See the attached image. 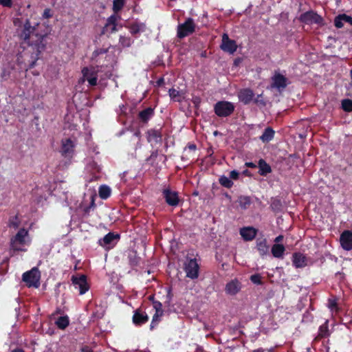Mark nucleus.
<instances>
[{"mask_svg": "<svg viewBox=\"0 0 352 352\" xmlns=\"http://www.w3.org/2000/svg\"><path fill=\"white\" fill-rule=\"evenodd\" d=\"M34 30V27H32L30 22L27 20L20 37L23 40L21 44L23 45V47L26 45L33 50H35V58H37L39 54L44 50L45 43H44V36L36 34Z\"/></svg>", "mask_w": 352, "mask_h": 352, "instance_id": "f257e3e1", "label": "nucleus"}, {"mask_svg": "<svg viewBox=\"0 0 352 352\" xmlns=\"http://www.w3.org/2000/svg\"><path fill=\"white\" fill-rule=\"evenodd\" d=\"M102 67L99 69L98 67H85L82 70V80L87 81L89 85L95 86L97 84L98 78L102 80L110 78L111 76L112 65L106 67V71L103 74L102 70Z\"/></svg>", "mask_w": 352, "mask_h": 352, "instance_id": "f03ea898", "label": "nucleus"}, {"mask_svg": "<svg viewBox=\"0 0 352 352\" xmlns=\"http://www.w3.org/2000/svg\"><path fill=\"white\" fill-rule=\"evenodd\" d=\"M31 243V239L28 231L24 228L20 229L13 238L11 239L10 245L14 251L25 252L26 246Z\"/></svg>", "mask_w": 352, "mask_h": 352, "instance_id": "7ed1b4c3", "label": "nucleus"}, {"mask_svg": "<svg viewBox=\"0 0 352 352\" xmlns=\"http://www.w3.org/2000/svg\"><path fill=\"white\" fill-rule=\"evenodd\" d=\"M76 146V142L75 140L69 138H64L61 141L60 153L63 157L70 162V160L74 157L75 154Z\"/></svg>", "mask_w": 352, "mask_h": 352, "instance_id": "20e7f679", "label": "nucleus"}, {"mask_svg": "<svg viewBox=\"0 0 352 352\" xmlns=\"http://www.w3.org/2000/svg\"><path fill=\"white\" fill-rule=\"evenodd\" d=\"M234 109L233 103L224 100L217 102L214 106V112L219 117L229 116L233 113Z\"/></svg>", "mask_w": 352, "mask_h": 352, "instance_id": "39448f33", "label": "nucleus"}, {"mask_svg": "<svg viewBox=\"0 0 352 352\" xmlns=\"http://www.w3.org/2000/svg\"><path fill=\"white\" fill-rule=\"evenodd\" d=\"M41 272L38 267H34L30 271L23 273L22 280L28 286H39Z\"/></svg>", "mask_w": 352, "mask_h": 352, "instance_id": "423d86ee", "label": "nucleus"}, {"mask_svg": "<svg viewBox=\"0 0 352 352\" xmlns=\"http://www.w3.org/2000/svg\"><path fill=\"white\" fill-rule=\"evenodd\" d=\"M289 83L288 78L284 74L279 72H275L272 77L271 87L281 92L287 87Z\"/></svg>", "mask_w": 352, "mask_h": 352, "instance_id": "0eeeda50", "label": "nucleus"}, {"mask_svg": "<svg viewBox=\"0 0 352 352\" xmlns=\"http://www.w3.org/2000/svg\"><path fill=\"white\" fill-rule=\"evenodd\" d=\"M195 29V25L193 20L188 18L184 23L178 25L177 28V36L179 38H184L192 34Z\"/></svg>", "mask_w": 352, "mask_h": 352, "instance_id": "6e6552de", "label": "nucleus"}, {"mask_svg": "<svg viewBox=\"0 0 352 352\" xmlns=\"http://www.w3.org/2000/svg\"><path fill=\"white\" fill-rule=\"evenodd\" d=\"M186 276L192 279L198 276L199 265L196 259L188 260L185 263L184 267Z\"/></svg>", "mask_w": 352, "mask_h": 352, "instance_id": "1a4fd4ad", "label": "nucleus"}, {"mask_svg": "<svg viewBox=\"0 0 352 352\" xmlns=\"http://www.w3.org/2000/svg\"><path fill=\"white\" fill-rule=\"evenodd\" d=\"M221 48L224 51L233 54L237 49L236 43L234 41L229 38L227 34H223L222 36V43Z\"/></svg>", "mask_w": 352, "mask_h": 352, "instance_id": "9d476101", "label": "nucleus"}, {"mask_svg": "<svg viewBox=\"0 0 352 352\" xmlns=\"http://www.w3.org/2000/svg\"><path fill=\"white\" fill-rule=\"evenodd\" d=\"M119 239L118 234L109 232L102 239L99 240V244L106 249H109L115 245Z\"/></svg>", "mask_w": 352, "mask_h": 352, "instance_id": "9b49d317", "label": "nucleus"}, {"mask_svg": "<svg viewBox=\"0 0 352 352\" xmlns=\"http://www.w3.org/2000/svg\"><path fill=\"white\" fill-rule=\"evenodd\" d=\"M340 241L344 250L347 251L352 250V232L344 231L340 236Z\"/></svg>", "mask_w": 352, "mask_h": 352, "instance_id": "f8f14e48", "label": "nucleus"}, {"mask_svg": "<svg viewBox=\"0 0 352 352\" xmlns=\"http://www.w3.org/2000/svg\"><path fill=\"white\" fill-rule=\"evenodd\" d=\"M300 19L306 23H320L322 21L321 17L314 12H307L302 14Z\"/></svg>", "mask_w": 352, "mask_h": 352, "instance_id": "ddd939ff", "label": "nucleus"}, {"mask_svg": "<svg viewBox=\"0 0 352 352\" xmlns=\"http://www.w3.org/2000/svg\"><path fill=\"white\" fill-rule=\"evenodd\" d=\"M163 193L168 204L173 206L178 204L179 199L177 192L166 189Z\"/></svg>", "mask_w": 352, "mask_h": 352, "instance_id": "4468645a", "label": "nucleus"}, {"mask_svg": "<svg viewBox=\"0 0 352 352\" xmlns=\"http://www.w3.org/2000/svg\"><path fill=\"white\" fill-rule=\"evenodd\" d=\"M148 320V317L146 313L136 310L133 316V322L135 325H142Z\"/></svg>", "mask_w": 352, "mask_h": 352, "instance_id": "2eb2a0df", "label": "nucleus"}, {"mask_svg": "<svg viewBox=\"0 0 352 352\" xmlns=\"http://www.w3.org/2000/svg\"><path fill=\"white\" fill-rule=\"evenodd\" d=\"M254 98V93L251 89H245L239 91V98L244 104L250 103Z\"/></svg>", "mask_w": 352, "mask_h": 352, "instance_id": "dca6fc26", "label": "nucleus"}, {"mask_svg": "<svg viewBox=\"0 0 352 352\" xmlns=\"http://www.w3.org/2000/svg\"><path fill=\"white\" fill-rule=\"evenodd\" d=\"M162 133L158 129H151L147 132V140L151 143H158L162 140Z\"/></svg>", "mask_w": 352, "mask_h": 352, "instance_id": "f3484780", "label": "nucleus"}, {"mask_svg": "<svg viewBox=\"0 0 352 352\" xmlns=\"http://www.w3.org/2000/svg\"><path fill=\"white\" fill-rule=\"evenodd\" d=\"M240 234L244 240L251 241L255 237L256 231L254 228L251 227L243 228L241 229Z\"/></svg>", "mask_w": 352, "mask_h": 352, "instance_id": "a211bd4d", "label": "nucleus"}, {"mask_svg": "<svg viewBox=\"0 0 352 352\" xmlns=\"http://www.w3.org/2000/svg\"><path fill=\"white\" fill-rule=\"evenodd\" d=\"M330 336L329 330V321L326 320L322 325L319 327L318 333L316 338V340H321L322 338H327Z\"/></svg>", "mask_w": 352, "mask_h": 352, "instance_id": "6ab92c4d", "label": "nucleus"}, {"mask_svg": "<svg viewBox=\"0 0 352 352\" xmlns=\"http://www.w3.org/2000/svg\"><path fill=\"white\" fill-rule=\"evenodd\" d=\"M293 263L296 267H303L307 265V258L301 253H295L293 255Z\"/></svg>", "mask_w": 352, "mask_h": 352, "instance_id": "aec40b11", "label": "nucleus"}, {"mask_svg": "<svg viewBox=\"0 0 352 352\" xmlns=\"http://www.w3.org/2000/svg\"><path fill=\"white\" fill-rule=\"evenodd\" d=\"M344 23L352 25V17L344 14L338 15L335 19V25L338 28H342Z\"/></svg>", "mask_w": 352, "mask_h": 352, "instance_id": "412c9836", "label": "nucleus"}, {"mask_svg": "<svg viewBox=\"0 0 352 352\" xmlns=\"http://www.w3.org/2000/svg\"><path fill=\"white\" fill-rule=\"evenodd\" d=\"M118 19H120V16L116 14L109 16L105 25L106 30L111 32L116 31V22Z\"/></svg>", "mask_w": 352, "mask_h": 352, "instance_id": "4be33fe9", "label": "nucleus"}, {"mask_svg": "<svg viewBox=\"0 0 352 352\" xmlns=\"http://www.w3.org/2000/svg\"><path fill=\"white\" fill-rule=\"evenodd\" d=\"M131 34L135 35L145 30V25L142 23L135 22L128 27Z\"/></svg>", "mask_w": 352, "mask_h": 352, "instance_id": "5701e85b", "label": "nucleus"}, {"mask_svg": "<svg viewBox=\"0 0 352 352\" xmlns=\"http://www.w3.org/2000/svg\"><path fill=\"white\" fill-rule=\"evenodd\" d=\"M72 283L77 286H88L87 276L84 274L73 276L72 278Z\"/></svg>", "mask_w": 352, "mask_h": 352, "instance_id": "b1692460", "label": "nucleus"}, {"mask_svg": "<svg viewBox=\"0 0 352 352\" xmlns=\"http://www.w3.org/2000/svg\"><path fill=\"white\" fill-rule=\"evenodd\" d=\"M56 325L59 329L64 330L69 324V319L67 316H60L55 322Z\"/></svg>", "mask_w": 352, "mask_h": 352, "instance_id": "393cba45", "label": "nucleus"}, {"mask_svg": "<svg viewBox=\"0 0 352 352\" xmlns=\"http://www.w3.org/2000/svg\"><path fill=\"white\" fill-rule=\"evenodd\" d=\"M274 133L275 132L272 128L267 127L260 137V140L264 143L269 142L274 138Z\"/></svg>", "mask_w": 352, "mask_h": 352, "instance_id": "a878e982", "label": "nucleus"}, {"mask_svg": "<svg viewBox=\"0 0 352 352\" xmlns=\"http://www.w3.org/2000/svg\"><path fill=\"white\" fill-rule=\"evenodd\" d=\"M285 250V247L283 245L274 244L272 248V254L275 258H283Z\"/></svg>", "mask_w": 352, "mask_h": 352, "instance_id": "bb28decb", "label": "nucleus"}, {"mask_svg": "<svg viewBox=\"0 0 352 352\" xmlns=\"http://www.w3.org/2000/svg\"><path fill=\"white\" fill-rule=\"evenodd\" d=\"M159 306H160V307H162V304L160 302H159ZM155 309H156V312L154 314V316H153V319H152V321H151V323L150 325L151 329H154V327H155L157 323L160 321V317L161 316H162V314H163V311L161 309V308H157L155 306Z\"/></svg>", "mask_w": 352, "mask_h": 352, "instance_id": "cd10ccee", "label": "nucleus"}, {"mask_svg": "<svg viewBox=\"0 0 352 352\" xmlns=\"http://www.w3.org/2000/svg\"><path fill=\"white\" fill-rule=\"evenodd\" d=\"M259 174L261 175H266L267 173H271L272 169L269 164H267L263 160H260L258 162Z\"/></svg>", "mask_w": 352, "mask_h": 352, "instance_id": "c85d7f7f", "label": "nucleus"}, {"mask_svg": "<svg viewBox=\"0 0 352 352\" xmlns=\"http://www.w3.org/2000/svg\"><path fill=\"white\" fill-rule=\"evenodd\" d=\"M338 300V298L336 296H331V297L328 299L327 307L331 311L337 312L339 310Z\"/></svg>", "mask_w": 352, "mask_h": 352, "instance_id": "c756f323", "label": "nucleus"}, {"mask_svg": "<svg viewBox=\"0 0 352 352\" xmlns=\"http://www.w3.org/2000/svg\"><path fill=\"white\" fill-rule=\"evenodd\" d=\"M99 196L102 199H106L111 195V190L110 187L102 185L99 188Z\"/></svg>", "mask_w": 352, "mask_h": 352, "instance_id": "7c9ffc66", "label": "nucleus"}, {"mask_svg": "<svg viewBox=\"0 0 352 352\" xmlns=\"http://www.w3.org/2000/svg\"><path fill=\"white\" fill-rule=\"evenodd\" d=\"M153 114V109L151 108H148L146 109H144V110L140 111L139 113V117L142 121L146 122L151 118Z\"/></svg>", "mask_w": 352, "mask_h": 352, "instance_id": "2f4dec72", "label": "nucleus"}, {"mask_svg": "<svg viewBox=\"0 0 352 352\" xmlns=\"http://www.w3.org/2000/svg\"><path fill=\"white\" fill-rule=\"evenodd\" d=\"M257 249L261 255L264 256L268 253L269 247L265 240H262L257 243Z\"/></svg>", "mask_w": 352, "mask_h": 352, "instance_id": "473e14b6", "label": "nucleus"}, {"mask_svg": "<svg viewBox=\"0 0 352 352\" xmlns=\"http://www.w3.org/2000/svg\"><path fill=\"white\" fill-rule=\"evenodd\" d=\"M119 43L122 47H128L131 45V44L133 43V41L130 37L120 36Z\"/></svg>", "mask_w": 352, "mask_h": 352, "instance_id": "72a5a7b5", "label": "nucleus"}, {"mask_svg": "<svg viewBox=\"0 0 352 352\" xmlns=\"http://www.w3.org/2000/svg\"><path fill=\"white\" fill-rule=\"evenodd\" d=\"M250 199L248 197L242 196L239 199V204L243 209L247 208L250 205Z\"/></svg>", "mask_w": 352, "mask_h": 352, "instance_id": "f704fd0d", "label": "nucleus"}, {"mask_svg": "<svg viewBox=\"0 0 352 352\" xmlns=\"http://www.w3.org/2000/svg\"><path fill=\"white\" fill-rule=\"evenodd\" d=\"M219 183L226 188H231L233 186V182L230 177L221 176L219 178Z\"/></svg>", "mask_w": 352, "mask_h": 352, "instance_id": "c9c22d12", "label": "nucleus"}, {"mask_svg": "<svg viewBox=\"0 0 352 352\" xmlns=\"http://www.w3.org/2000/svg\"><path fill=\"white\" fill-rule=\"evenodd\" d=\"M168 92L169 96L172 100H173L174 101H180L182 96L179 91L175 89H170Z\"/></svg>", "mask_w": 352, "mask_h": 352, "instance_id": "e433bc0d", "label": "nucleus"}, {"mask_svg": "<svg viewBox=\"0 0 352 352\" xmlns=\"http://www.w3.org/2000/svg\"><path fill=\"white\" fill-rule=\"evenodd\" d=\"M342 107L345 111H352V100L349 99L343 100L342 101Z\"/></svg>", "mask_w": 352, "mask_h": 352, "instance_id": "4c0bfd02", "label": "nucleus"}, {"mask_svg": "<svg viewBox=\"0 0 352 352\" xmlns=\"http://www.w3.org/2000/svg\"><path fill=\"white\" fill-rule=\"evenodd\" d=\"M87 170L91 172L93 175H95L100 170V168L96 163L93 162L87 166Z\"/></svg>", "mask_w": 352, "mask_h": 352, "instance_id": "58836bf2", "label": "nucleus"}, {"mask_svg": "<svg viewBox=\"0 0 352 352\" xmlns=\"http://www.w3.org/2000/svg\"><path fill=\"white\" fill-rule=\"evenodd\" d=\"M124 3V0H114L113 1V9L115 12H117L120 11Z\"/></svg>", "mask_w": 352, "mask_h": 352, "instance_id": "ea45409f", "label": "nucleus"}, {"mask_svg": "<svg viewBox=\"0 0 352 352\" xmlns=\"http://www.w3.org/2000/svg\"><path fill=\"white\" fill-rule=\"evenodd\" d=\"M19 220L17 217H15L10 220L9 226L10 227L16 228L19 226Z\"/></svg>", "mask_w": 352, "mask_h": 352, "instance_id": "a19ab883", "label": "nucleus"}, {"mask_svg": "<svg viewBox=\"0 0 352 352\" xmlns=\"http://www.w3.org/2000/svg\"><path fill=\"white\" fill-rule=\"evenodd\" d=\"M241 287H226V292L228 294L234 295L240 291Z\"/></svg>", "mask_w": 352, "mask_h": 352, "instance_id": "79ce46f5", "label": "nucleus"}, {"mask_svg": "<svg viewBox=\"0 0 352 352\" xmlns=\"http://www.w3.org/2000/svg\"><path fill=\"white\" fill-rule=\"evenodd\" d=\"M250 280L253 284H255V285L261 284V276L258 274L252 275L250 276Z\"/></svg>", "mask_w": 352, "mask_h": 352, "instance_id": "37998d69", "label": "nucleus"}, {"mask_svg": "<svg viewBox=\"0 0 352 352\" xmlns=\"http://www.w3.org/2000/svg\"><path fill=\"white\" fill-rule=\"evenodd\" d=\"M52 10L50 8H46L43 13V18L49 19L52 17Z\"/></svg>", "mask_w": 352, "mask_h": 352, "instance_id": "c03bdc74", "label": "nucleus"}, {"mask_svg": "<svg viewBox=\"0 0 352 352\" xmlns=\"http://www.w3.org/2000/svg\"><path fill=\"white\" fill-rule=\"evenodd\" d=\"M90 201H91V204L89 207H87L86 208H85V212H89L90 209L91 208H94V206H95V204H94V197L93 195H91L90 197Z\"/></svg>", "mask_w": 352, "mask_h": 352, "instance_id": "a18cd8bd", "label": "nucleus"}, {"mask_svg": "<svg viewBox=\"0 0 352 352\" xmlns=\"http://www.w3.org/2000/svg\"><path fill=\"white\" fill-rule=\"evenodd\" d=\"M239 173L238 171L236 170H232L230 173V179H237L239 178Z\"/></svg>", "mask_w": 352, "mask_h": 352, "instance_id": "49530a36", "label": "nucleus"}, {"mask_svg": "<svg viewBox=\"0 0 352 352\" xmlns=\"http://www.w3.org/2000/svg\"><path fill=\"white\" fill-rule=\"evenodd\" d=\"M0 4L6 7H11L12 0H0Z\"/></svg>", "mask_w": 352, "mask_h": 352, "instance_id": "de8ad7c7", "label": "nucleus"}, {"mask_svg": "<svg viewBox=\"0 0 352 352\" xmlns=\"http://www.w3.org/2000/svg\"><path fill=\"white\" fill-rule=\"evenodd\" d=\"M80 352H94V351L90 346L85 345L80 349Z\"/></svg>", "mask_w": 352, "mask_h": 352, "instance_id": "09e8293b", "label": "nucleus"}, {"mask_svg": "<svg viewBox=\"0 0 352 352\" xmlns=\"http://www.w3.org/2000/svg\"><path fill=\"white\" fill-rule=\"evenodd\" d=\"M105 53H106V50H96L94 52V55L95 56V57H96V56H100V55H103Z\"/></svg>", "mask_w": 352, "mask_h": 352, "instance_id": "8fccbe9b", "label": "nucleus"}, {"mask_svg": "<svg viewBox=\"0 0 352 352\" xmlns=\"http://www.w3.org/2000/svg\"><path fill=\"white\" fill-rule=\"evenodd\" d=\"M79 288V294L83 295L85 294L90 287H78Z\"/></svg>", "mask_w": 352, "mask_h": 352, "instance_id": "3c124183", "label": "nucleus"}, {"mask_svg": "<svg viewBox=\"0 0 352 352\" xmlns=\"http://www.w3.org/2000/svg\"><path fill=\"white\" fill-rule=\"evenodd\" d=\"M238 284H239L238 280L235 279L234 280H232L230 283H228L226 286H237Z\"/></svg>", "mask_w": 352, "mask_h": 352, "instance_id": "603ef678", "label": "nucleus"}, {"mask_svg": "<svg viewBox=\"0 0 352 352\" xmlns=\"http://www.w3.org/2000/svg\"><path fill=\"white\" fill-rule=\"evenodd\" d=\"M188 149L190 151L195 152L196 150V146L195 144H190L188 146L187 148H186V151Z\"/></svg>", "mask_w": 352, "mask_h": 352, "instance_id": "864d4df0", "label": "nucleus"}, {"mask_svg": "<svg viewBox=\"0 0 352 352\" xmlns=\"http://www.w3.org/2000/svg\"><path fill=\"white\" fill-rule=\"evenodd\" d=\"M245 166L250 167V168H255L256 166L252 163V162H246L245 164Z\"/></svg>", "mask_w": 352, "mask_h": 352, "instance_id": "5fc2aeb1", "label": "nucleus"}, {"mask_svg": "<svg viewBox=\"0 0 352 352\" xmlns=\"http://www.w3.org/2000/svg\"><path fill=\"white\" fill-rule=\"evenodd\" d=\"M283 236L282 235H279L275 239V242L279 243L283 240Z\"/></svg>", "mask_w": 352, "mask_h": 352, "instance_id": "6e6d98bb", "label": "nucleus"}, {"mask_svg": "<svg viewBox=\"0 0 352 352\" xmlns=\"http://www.w3.org/2000/svg\"><path fill=\"white\" fill-rule=\"evenodd\" d=\"M12 352H25V351L21 349H15L12 350Z\"/></svg>", "mask_w": 352, "mask_h": 352, "instance_id": "4d7b16f0", "label": "nucleus"}, {"mask_svg": "<svg viewBox=\"0 0 352 352\" xmlns=\"http://www.w3.org/2000/svg\"><path fill=\"white\" fill-rule=\"evenodd\" d=\"M252 352H264V349H263L262 348H259L254 350Z\"/></svg>", "mask_w": 352, "mask_h": 352, "instance_id": "13d9d810", "label": "nucleus"}, {"mask_svg": "<svg viewBox=\"0 0 352 352\" xmlns=\"http://www.w3.org/2000/svg\"><path fill=\"white\" fill-rule=\"evenodd\" d=\"M171 288H172V287H166V289H167V293H168V294H170V292H171Z\"/></svg>", "mask_w": 352, "mask_h": 352, "instance_id": "bf43d9fd", "label": "nucleus"}, {"mask_svg": "<svg viewBox=\"0 0 352 352\" xmlns=\"http://www.w3.org/2000/svg\"><path fill=\"white\" fill-rule=\"evenodd\" d=\"M243 173L244 175H248V170H244V171L243 172Z\"/></svg>", "mask_w": 352, "mask_h": 352, "instance_id": "052dcab7", "label": "nucleus"}, {"mask_svg": "<svg viewBox=\"0 0 352 352\" xmlns=\"http://www.w3.org/2000/svg\"><path fill=\"white\" fill-rule=\"evenodd\" d=\"M162 81H163V80L161 79V80H158L157 83L160 85V83H162Z\"/></svg>", "mask_w": 352, "mask_h": 352, "instance_id": "680f3d73", "label": "nucleus"}, {"mask_svg": "<svg viewBox=\"0 0 352 352\" xmlns=\"http://www.w3.org/2000/svg\"><path fill=\"white\" fill-rule=\"evenodd\" d=\"M350 76H351V80H352V69L350 71Z\"/></svg>", "mask_w": 352, "mask_h": 352, "instance_id": "e2e57ef3", "label": "nucleus"}, {"mask_svg": "<svg viewBox=\"0 0 352 352\" xmlns=\"http://www.w3.org/2000/svg\"><path fill=\"white\" fill-rule=\"evenodd\" d=\"M139 133H140L139 132H136V133H135V135H136L138 137L139 135Z\"/></svg>", "mask_w": 352, "mask_h": 352, "instance_id": "0e129e2a", "label": "nucleus"}]
</instances>
